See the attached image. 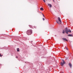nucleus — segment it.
I'll return each instance as SVG.
<instances>
[{
    "label": "nucleus",
    "mask_w": 73,
    "mask_h": 73,
    "mask_svg": "<svg viewBox=\"0 0 73 73\" xmlns=\"http://www.w3.org/2000/svg\"><path fill=\"white\" fill-rule=\"evenodd\" d=\"M43 1L44 3H45V0H43Z\"/></svg>",
    "instance_id": "ddd939ff"
},
{
    "label": "nucleus",
    "mask_w": 73,
    "mask_h": 73,
    "mask_svg": "<svg viewBox=\"0 0 73 73\" xmlns=\"http://www.w3.org/2000/svg\"><path fill=\"white\" fill-rule=\"evenodd\" d=\"M53 1H54V0H53Z\"/></svg>",
    "instance_id": "f3484780"
},
{
    "label": "nucleus",
    "mask_w": 73,
    "mask_h": 73,
    "mask_svg": "<svg viewBox=\"0 0 73 73\" xmlns=\"http://www.w3.org/2000/svg\"><path fill=\"white\" fill-rule=\"evenodd\" d=\"M60 73H64V72H61Z\"/></svg>",
    "instance_id": "6ab92c4d"
},
{
    "label": "nucleus",
    "mask_w": 73,
    "mask_h": 73,
    "mask_svg": "<svg viewBox=\"0 0 73 73\" xmlns=\"http://www.w3.org/2000/svg\"><path fill=\"white\" fill-rule=\"evenodd\" d=\"M62 39L64 41H68V40H67L65 38H62Z\"/></svg>",
    "instance_id": "39448f33"
},
{
    "label": "nucleus",
    "mask_w": 73,
    "mask_h": 73,
    "mask_svg": "<svg viewBox=\"0 0 73 73\" xmlns=\"http://www.w3.org/2000/svg\"><path fill=\"white\" fill-rule=\"evenodd\" d=\"M66 50H68V48H66Z\"/></svg>",
    "instance_id": "dca6fc26"
},
{
    "label": "nucleus",
    "mask_w": 73,
    "mask_h": 73,
    "mask_svg": "<svg viewBox=\"0 0 73 73\" xmlns=\"http://www.w3.org/2000/svg\"><path fill=\"white\" fill-rule=\"evenodd\" d=\"M68 36H70V37H72V36H73L72 34L68 35Z\"/></svg>",
    "instance_id": "1a4fd4ad"
},
{
    "label": "nucleus",
    "mask_w": 73,
    "mask_h": 73,
    "mask_svg": "<svg viewBox=\"0 0 73 73\" xmlns=\"http://www.w3.org/2000/svg\"><path fill=\"white\" fill-rule=\"evenodd\" d=\"M43 16V17H45V16H44V14H42Z\"/></svg>",
    "instance_id": "4468645a"
},
{
    "label": "nucleus",
    "mask_w": 73,
    "mask_h": 73,
    "mask_svg": "<svg viewBox=\"0 0 73 73\" xmlns=\"http://www.w3.org/2000/svg\"><path fill=\"white\" fill-rule=\"evenodd\" d=\"M65 32L67 34H68V32L70 33L71 32V31L69 29H68L67 27L65 28Z\"/></svg>",
    "instance_id": "7ed1b4c3"
},
{
    "label": "nucleus",
    "mask_w": 73,
    "mask_h": 73,
    "mask_svg": "<svg viewBox=\"0 0 73 73\" xmlns=\"http://www.w3.org/2000/svg\"><path fill=\"white\" fill-rule=\"evenodd\" d=\"M19 48H18L17 49V52H19Z\"/></svg>",
    "instance_id": "9b49d317"
},
{
    "label": "nucleus",
    "mask_w": 73,
    "mask_h": 73,
    "mask_svg": "<svg viewBox=\"0 0 73 73\" xmlns=\"http://www.w3.org/2000/svg\"><path fill=\"white\" fill-rule=\"evenodd\" d=\"M11 56H13V55H11Z\"/></svg>",
    "instance_id": "aec40b11"
},
{
    "label": "nucleus",
    "mask_w": 73,
    "mask_h": 73,
    "mask_svg": "<svg viewBox=\"0 0 73 73\" xmlns=\"http://www.w3.org/2000/svg\"><path fill=\"white\" fill-rule=\"evenodd\" d=\"M2 56H3V55H1V54H0V56L2 57Z\"/></svg>",
    "instance_id": "f8f14e48"
},
{
    "label": "nucleus",
    "mask_w": 73,
    "mask_h": 73,
    "mask_svg": "<svg viewBox=\"0 0 73 73\" xmlns=\"http://www.w3.org/2000/svg\"><path fill=\"white\" fill-rule=\"evenodd\" d=\"M69 66H70V68H72V64H71V63H69Z\"/></svg>",
    "instance_id": "423d86ee"
},
{
    "label": "nucleus",
    "mask_w": 73,
    "mask_h": 73,
    "mask_svg": "<svg viewBox=\"0 0 73 73\" xmlns=\"http://www.w3.org/2000/svg\"><path fill=\"white\" fill-rule=\"evenodd\" d=\"M27 33L28 35H30L32 33V30H29L27 31Z\"/></svg>",
    "instance_id": "f03ea898"
},
{
    "label": "nucleus",
    "mask_w": 73,
    "mask_h": 73,
    "mask_svg": "<svg viewBox=\"0 0 73 73\" xmlns=\"http://www.w3.org/2000/svg\"><path fill=\"white\" fill-rule=\"evenodd\" d=\"M58 20H56V22L57 23V24H60L61 23V19H60V17H58Z\"/></svg>",
    "instance_id": "f257e3e1"
},
{
    "label": "nucleus",
    "mask_w": 73,
    "mask_h": 73,
    "mask_svg": "<svg viewBox=\"0 0 73 73\" xmlns=\"http://www.w3.org/2000/svg\"><path fill=\"white\" fill-rule=\"evenodd\" d=\"M62 33H63V34L65 33V31L64 30L63 31Z\"/></svg>",
    "instance_id": "9d476101"
},
{
    "label": "nucleus",
    "mask_w": 73,
    "mask_h": 73,
    "mask_svg": "<svg viewBox=\"0 0 73 73\" xmlns=\"http://www.w3.org/2000/svg\"><path fill=\"white\" fill-rule=\"evenodd\" d=\"M42 19H43V21H44V20H45V19H44V18H43Z\"/></svg>",
    "instance_id": "2eb2a0df"
},
{
    "label": "nucleus",
    "mask_w": 73,
    "mask_h": 73,
    "mask_svg": "<svg viewBox=\"0 0 73 73\" xmlns=\"http://www.w3.org/2000/svg\"><path fill=\"white\" fill-rule=\"evenodd\" d=\"M40 10H41V11H43L44 9L43 8H41L40 9Z\"/></svg>",
    "instance_id": "6e6552de"
},
{
    "label": "nucleus",
    "mask_w": 73,
    "mask_h": 73,
    "mask_svg": "<svg viewBox=\"0 0 73 73\" xmlns=\"http://www.w3.org/2000/svg\"><path fill=\"white\" fill-rule=\"evenodd\" d=\"M48 5L49 6V5L50 6V8H51L52 7V5L48 3Z\"/></svg>",
    "instance_id": "0eeeda50"
},
{
    "label": "nucleus",
    "mask_w": 73,
    "mask_h": 73,
    "mask_svg": "<svg viewBox=\"0 0 73 73\" xmlns=\"http://www.w3.org/2000/svg\"><path fill=\"white\" fill-rule=\"evenodd\" d=\"M16 58H18V57H17V56H16Z\"/></svg>",
    "instance_id": "a211bd4d"
},
{
    "label": "nucleus",
    "mask_w": 73,
    "mask_h": 73,
    "mask_svg": "<svg viewBox=\"0 0 73 73\" xmlns=\"http://www.w3.org/2000/svg\"><path fill=\"white\" fill-rule=\"evenodd\" d=\"M62 62H61V65L62 66H64V64H65V62L64 61V60H62Z\"/></svg>",
    "instance_id": "20e7f679"
}]
</instances>
